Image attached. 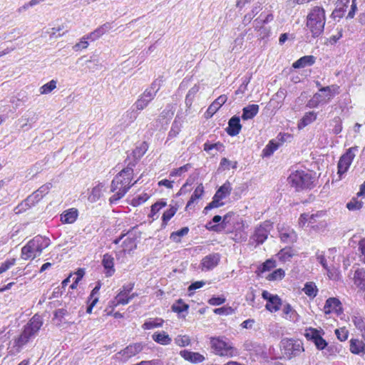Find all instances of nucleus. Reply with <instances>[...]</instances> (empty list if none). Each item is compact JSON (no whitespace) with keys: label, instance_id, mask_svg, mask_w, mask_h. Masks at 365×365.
<instances>
[{"label":"nucleus","instance_id":"f257e3e1","mask_svg":"<svg viewBox=\"0 0 365 365\" xmlns=\"http://www.w3.org/2000/svg\"><path fill=\"white\" fill-rule=\"evenodd\" d=\"M326 23L325 10L316 6L312 8L307 16L306 26L313 38L319 37L324 30Z\"/></svg>","mask_w":365,"mask_h":365},{"label":"nucleus","instance_id":"f03ea898","mask_svg":"<svg viewBox=\"0 0 365 365\" xmlns=\"http://www.w3.org/2000/svg\"><path fill=\"white\" fill-rule=\"evenodd\" d=\"M51 244L49 238L36 235L21 248V257L24 260L34 259L39 257L43 250Z\"/></svg>","mask_w":365,"mask_h":365},{"label":"nucleus","instance_id":"7ed1b4c3","mask_svg":"<svg viewBox=\"0 0 365 365\" xmlns=\"http://www.w3.org/2000/svg\"><path fill=\"white\" fill-rule=\"evenodd\" d=\"M42 325V318L41 316L35 314L24 326V330L20 336L14 340V347H17L18 351H19L31 339L36 336Z\"/></svg>","mask_w":365,"mask_h":365},{"label":"nucleus","instance_id":"20e7f679","mask_svg":"<svg viewBox=\"0 0 365 365\" xmlns=\"http://www.w3.org/2000/svg\"><path fill=\"white\" fill-rule=\"evenodd\" d=\"M42 325V318L41 316L35 314L24 326V330L20 336L14 340V347H17L18 351H19L31 339L36 336Z\"/></svg>","mask_w":365,"mask_h":365},{"label":"nucleus","instance_id":"39448f33","mask_svg":"<svg viewBox=\"0 0 365 365\" xmlns=\"http://www.w3.org/2000/svg\"><path fill=\"white\" fill-rule=\"evenodd\" d=\"M339 87L336 85L321 87L319 92L314 93L308 101L307 107L314 108L329 103L336 94L339 93Z\"/></svg>","mask_w":365,"mask_h":365},{"label":"nucleus","instance_id":"423d86ee","mask_svg":"<svg viewBox=\"0 0 365 365\" xmlns=\"http://www.w3.org/2000/svg\"><path fill=\"white\" fill-rule=\"evenodd\" d=\"M135 165V163H128L126 168L123 169L113 178L110 185L111 192H115L118 188H124L128 186H130V188L134 184L138 182V180H135L134 183L130 184Z\"/></svg>","mask_w":365,"mask_h":365},{"label":"nucleus","instance_id":"0eeeda50","mask_svg":"<svg viewBox=\"0 0 365 365\" xmlns=\"http://www.w3.org/2000/svg\"><path fill=\"white\" fill-rule=\"evenodd\" d=\"M287 180L297 191L310 188L313 183L312 174L308 171L304 170H296L292 173L288 177Z\"/></svg>","mask_w":365,"mask_h":365},{"label":"nucleus","instance_id":"6e6552de","mask_svg":"<svg viewBox=\"0 0 365 365\" xmlns=\"http://www.w3.org/2000/svg\"><path fill=\"white\" fill-rule=\"evenodd\" d=\"M281 348L285 357L289 359L297 356L304 351L303 344L300 340L283 339L281 341Z\"/></svg>","mask_w":365,"mask_h":365},{"label":"nucleus","instance_id":"1a4fd4ad","mask_svg":"<svg viewBox=\"0 0 365 365\" xmlns=\"http://www.w3.org/2000/svg\"><path fill=\"white\" fill-rule=\"evenodd\" d=\"M211 344L216 354L220 356L232 357L237 354V350L234 347L222 339H212Z\"/></svg>","mask_w":365,"mask_h":365},{"label":"nucleus","instance_id":"9d476101","mask_svg":"<svg viewBox=\"0 0 365 365\" xmlns=\"http://www.w3.org/2000/svg\"><path fill=\"white\" fill-rule=\"evenodd\" d=\"M272 227V223L269 221L264 222L255 228L254 234L250 237V241L255 242L256 245L263 244L267 239Z\"/></svg>","mask_w":365,"mask_h":365},{"label":"nucleus","instance_id":"9b49d317","mask_svg":"<svg viewBox=\"0 0 365 365\" xmlns=\"http://www.w3.org/2000/svg\"><path fill=\"white\" fill-rule=\"evenodd\" d=\"M357 147H352L349 148L346 152L342 155L338 163V174L341 176L349 170L354 157L355 151H356Z\"/></svg>","mask_w":365,"mask_h":365},{"label":"nucleus","instance_id":"f8f14e48","mask_svg":"<svg viewBox=\"0 0 365 365\" xmlns=\"http://www.w3.org/2000/svg\"><path fill=\"white\" fill-rule=\"evenodd\" d=\"M76 307H73L72 305L66 304L64 307L58 309L53 312V320L56 321V324L60 326L63 323H66L70 320L71 315H72Z\"/></svg>","mask_w":365,"mask_h":365},{"label":"nucleus","instance_id":"ddd939ff","mask_svg":"<svg viewBox=\"0 0 365 365\" xmlns=\"http://www.w3.org/2000/svg\"><path fill=\"white\" fill-rule=\"evenodd\" d=\"M262 297L267 300L265 308L270 312H276L280 309L282 299L277 295L272 294L264 290L262 293Z\"/></svg>","mask_w":365,"mask_h":365},{"label":"nucleus","instance_id":"4468645a","mask_svg":"<svg viewBox=\"0 0 365 365\" xmlns=\"http://www.w3.org/2000/svg\"><path fill=\"white\" fill-rule=\"evenodd\" d=\"M143 349V345L140 343L130 344L124 349L119 351L117 355L122 356V360L127 361L130 357L140 353Z\"/></svg>","mask_w":365,"mask_h":365},{"label":"nucleus","instance_id":"2eb2a0df","mask_svg":"<svg viewBox=\"0 0 365 365\" xmlns=\"http://www.w3.org/2000/svg\"><path fill=\"white\" fill-rule=\"evenodd\" d=\"M220 260V255L218 253H212L205 256L201 262L202 270H211L215 268Z\"/></svg>","mask_w":365,"mask_h":365},{"label":"nucleus","instance_id":"dca6fc26","mask_svg":"<svg viewBox=\"0 0 365 365\" xmlns=\"http://www.w3.org/2000/svg\"><path fill=\"white\" fill-rule=\"evenodd\" d=\"M242 125L240 124V118L239 116L234 115L228 121V126L226 132L230 136H235L240 132Z\"/></svg>","mask_w":365,"mask_h":365},{"label":"nucleus","instance_id":"f3484780","mask_svg":"<svg viewBox=\"0 0 365 365\" xmlns=\"http://www.w3.org/2000/svg\"><path fill=\"white\" fill-rule=\"evenodd\" d=\"M341 311V303L335 297H330L327 299L324 307V312L326 314L331 312L339 313Z\"/></svg>","mask_w":365,"mask_h":365},{"label":"nucleus","instance_id":"a211bd4d","mask_svg":"<svg viewBox=\"0 0 365 365\" xmlns=\"http://www.w3.org/2000/svg\"><path fill=\"white\" fill-rule=\"evenodd\" d=\"M102 265L103 266L107 277H111L115 273L114 258L109 254H105L102 259Z\"/></svg>","mask_w":365,"mask_h":365},{"label":"nucleus","instance_id":"6ab92c4d","mask_svg":"<svg viewBox=\"0 0 365 365\" xmlns=\"http://www.w3.org/2000/svg\"><path fill=\"white\" fill-rule=\"evenodd\" d=\"M279 237L283 242L293 243L297 241V235L293 229L289 227L279 230Z\"/></svg>","mask_w":365,"mask_h":365},{"label":"nucleus","instance_id":"aec40b11","mask_svg":"<svg viewBox=\"0 0 365 365\" xmlns=\"http://www.w3.org/2000/svg\"><path fill=\"white\" fill-rule=\"evenodd\" d=\"M138 117V110L135 109H130L127 110L123 115L120 121V125L123 128H128Z\"/></svg>","mask_w":365,"mask_h":365},{"label":"nucleus","instance_id":"412c9836","mask_svg":"<svg viewBox=\"0 0 365 365\" xmlns=\"http://www.w3.org/2000/svg\"><path fill=\"white\" fill-rule=\"evenodd\" d=\"M161 80L156 79L150 85V86L146 88L142 93L143 96L152 101L155 97L157 93L160 88Z\"/></svg>","mask_w":365,"mask_h":365},{"label":"nucleus","instance_id":"4be33fe9","mask_svg":"<svg viewBox=\"0 0 365 365\" xmlns=\"http://www.w3.org/2000/svg\"><path fill=\"white\" fill-rule=\"evenodd\" d=\"M78 216V211L76 208H71L63 212L61 215V221L65 224L73 223Z\"/></svg>","mask_w":365,"mask_h":365},{"label":"nucleus","instance_id":"5701e85b","mask_svg":"<svg viewBox=\"0 0 365 365\" xmlns=\"http://www.w3.org/2000/svg\"><path fill=\"white\" fill-rule=\"evenodd\" d=\"M180 355L185 360L189 361L192 363H200L205 360V357L197 352H192L187 350H183L180 351Z\"/></svg>","mask_w":365,"mask_h":365},{"label":"nucleus","instance_id":"b1692460","mask_svg":"<svg viewBox=\"0 0 365 365\" xmlns=\"http://www.w3.org/2000/svg\"><path fill=\"white\" fill-rule=\"evenodd\" d=\"M259 106L251 104L242 109V118L243 120L252 119L259 112Z\"/></svg>","mask_w":365,"mask_h":365},{"label":"nucleus","instance_id":"393cba45","mask_svg":"<svg viewBox=\"0 0 365 365\" xmlns=\"http://www.w3.org/2000/svg\"><path fill=\"white\" fill-rule=\"evenodd\" d=\"M227 96L225 95L220 96L215 99L208 107L207 113L211 116L214 115L220 108L227 101Z\"/></svg>","mask_w":365,"mask_h":365},{"label":"nucleus","instance_id":"a878e982","mask_svg":"<svg viewBox=\"0 0 365 365\" xmlns=\"http://www.w3.org/2000/svg\"><path fill=\"white\" fill-rule=\"evenodd\" d=\"M317 113L314 111L306 113L298 123V128L302 129L316 120Z\"/></svg>","mask_w":365,"mask_h":365},{"label":"nucleus","instance_id":"bb28decb","mask_svg":"<svg viewBox=\"0 0 365 365\" xmlns=\"http://www.w3.org/2000/svg\"><path fill=\"white\" fill-rule=\"evenodd\" d=\"M315 62V58L313 56H304L296 61L292 67L294 68H302L307 66H312Z\"/></svg>","mask_w":365,"mask_h":365},{"label":"nucleus","instance_id":"cd10ccee","mask_svg":"<svg viewBox=\"0 0 365 365\" xmlns=\"http://www.w3.org/2000/svg\"><path fill=\"white\" fill-rule=\"evenodd\" d=\"M152 339L157 343L162 345H168L171 343L172 339L165 331L155 332Z\"/></svg>","mask_w":365,"mask_h":365},{"label":"nucleus","instance_id":"c85d7f7f","mask_svg":"<svg viewBox=\"0 0 365 365\" xmlns=\"http://www.w3.org/2000/svg\"><path fill=\"white\" fill-rule=\"evenodd\" d=\"M262 9V4L257 2L255 4L252 6V10L245 15L243 19V23L245 24H248L251 22V21L254 19V17L258 14Z\"/></svg>","mask_w":365,"mask_h":365},{"label":"nucleus","instance_id":"c756f323","mask_svg":"<svg viewBox=\"0 0 365 365\" xmlns=\"http://www.w3.org/2000/svg\"><path fill=\"white\" fill-rule=\"evenodd\" d=\"M365 350V344L359 339H351L350 340V351L354 354H359Z\"/></svg>","mask_w":365,"mask_h":365},{"label":"nucleus","instance_id":"7c9ffc66","mask_svg":"<svg viewBox=\"0 0 365 365\" xmlns=\"http://www.w3.org/2000/svg\"><path fill=\"white\" fill-rule=\"evenodd\" d=\"M296 255V252L291 247L282 249L277 255L279 259L283 262L290 261L291 258Z\"/></svg>","mask_w":365,"mask_h":365},{"label":"nucleus","instance_id":"2f4dec72","mask_svg":"<svg viewBox=\"0 0 365 365\" xmlns=\"http://www.w3.org/2000/svg\"><path fill=\"white\" fill-rule=\"evenodd\" d=\"M232 191V186L230 182H225L215 192L217 198L225 199L226 197L230 195Z\"/></svg>","mask_w":365,"mask_h":365},{"label":"nucleus","instance_id":"473e14b6","mask_svg":"<svg viewBox=\"0 0 365 365\" xmlns=\"http://www.w3.org/2000/svg\"><path fill=\"white\" fill-rule=\"evenodd\" d=\"M351 321L356 328L361 331V336L365 340V319L360 315H354L351 317Z\"/></svg>","mask_w":365,"mask_h":365},{"label":"nucleus","instance_id":"72a5a7b5","mask_svg":"<svg viewBox=\"0 0 365 365\" xmlns=\"http://www.w3.org/2000/svg\"><path fill=\"white\" fill-rule=\"evenodd\" d=\"M354 284L361 289H365V270L357 269L354 273Z\"/></svg>","mask_w":365,"mask_h":365},{"label":"nucleus","instance_id":"f704fd0d","mask_svg":"<svg viewBox=\"0 0 365 365\" xmlns=\"http://www.w3.org/2000/svg\"><path fill=\"white\" fill-rule=\"evenodd\" d=\"M103 187V185L102 183H98L92 189L88 198L91 202H95L101 198Z\"/></svg>","mask_w":365,"mask_h":365},{"label":"nucleus","instance_id":"c9c22d12","mask_svg":"<svg viewBox=\"0 0 365 365\" xmlns=\"http://www.w3.org/2000/svg\"><path fill=\"white\" fill-rule=\"evenodd\" d=\"M163 319L160 318L149 319L142 326L143 329H152L157 327H161L163 324Z\"/></svg>","mask_w":365,"mask_h":365},{"label":"nucleus","instance_id":"e433bc0d","mask_svg":"<svg viewBox=\"0 0 365 365\" xmlns=\"http://www.w3.org/2000/svg\"><path fill=\"white\" fill-rule=\"evenodd\" d=\"M122 247L124 252H130L133 251L137 247L135 238L130 237H126L123 242Z\"/></svg>","mask_w":365,"mask_h":365},{"label":"nucleus","instance_id":"4c0bfd02","mask_svg":"<svg viewBox=\"0 0 365 365\" xmlns=\"http://www.w3.org/2000/svg\"><path fill=\"white\" fill-rule=\"evenodd\" d=\"M281 144L275 142L274 140H270L262 150L263 156L269 157L272 155Z\"/></svg>","mask_w":365,"mask_h":365},{"label":"nucleus","instance_id":"58836bf2","mask_svg":"<svg viewBox=\"0 0 365 365\" xmlns=\"http://www.w3.org/2000/svg\"><path fill=\"white\" fill-rule=\"evenodd\" d=\"M178 211V207L175 206H170V207L164 212L162 216V227H165L168 222L175 215Z\"/></svg>","mask_w":365,"mask_h":365},{"label":"nucleus","instance_id":"ea45409f","mask_svg":"<svg viewBox=\"0 0 365 365\" xmlns=\"http://www.w3.org/2000/svg\"><path fill=\"white\" fill-rule=\"evenodd\" d=\"M189 232V228L187 227H184L180 230L173 232L170 234V239L175 242H180L181 241V237L185 236Z\"/></svg>","mask_w":365,"mask_h":365},{"label":"nucleus","instance_id":"a19ab883","mask_svg":"<svg viewBox=\"0 0 365 365\" xmlns=\"http://www.w3.org/2000/svg\"><path fill=\"white\" fill-rule=\"evenodd\" d=\"M303 292L309 297H315L317 294L318 289L314 282H307L303 288Z\"/></svg>","mask_w":365,"mask_h":365},{"label":"nucleus","instance_id":"79ce46f5","mask_svg":"<svg viewBox=\"0 0 365 365\" xmlns=\"http://www.w3.org/2000/svg\"><path fill=\"white\" fill-rule=\"evenodd\" d=\"M198 91H199V86L197 85H195L193 87H192L189 90V91L185 97V104L187 108L191 107L193 100L195 97V95L197 94Z\"/></svg>","mask_w":365,"mask_h":365},{"label":"nucleus","instance_id":"37998d69","mask_svg":"<svg viewBox=\"0 0 365 365\" xmlns=\"http://www.w3.org/2000/svg\"><path fill=\"white\" fill-rule=\"evenodd\" d=\"M130 186L124 188H118L117 192L109 198L110 204H115L120 200L129 190Z\"/></svg>","mask_w":365,"mask_h":365},{"label":"nucleus","instance_id":"c03bdc74","mask_svg":"<svg viewBox=\"0 0 365 365\" xmlns=\"http://www.w3.org/2000/svg\"><path fill=\"white\" fill-rule=\"evenodd\" d=\"M204 192V187L202 184L199 185L195 190L194 192L191 195L189 201L187 202L186 207H190L196 200L201 197Z\"/></svg>","mask_w":365,"mask_h":365},{"label":"nucleus","instance_id":"a18cd8bd","mask_svg":"<svg viewBox=\"0 0 365 365\" xmlns=\"http://www.w3.org/2000/svg\"><path fill=\"white\" fill-rule=\"evenodd\" d=\"M150 102V101L141 94L135 102L133 106L138 111H140L145 108Z\"/></svg>","mask_w":365,"mask_h":365},{"label":"nucleus","instance_id":"49530a36","mask_svg":"<svg viewBox=\"0 0 365 365\" xmlns=\"http://www.w3.org/2000/svg\"><path fill=\"white\" fill-rule=\"evenodd\" d=\"M363 202L359 200V197H353L347 204L346 207L351 211L360 210L363 206Z\"/></svg>","mask_w":365,"mask_h":365},{"label":"nucleus","instance_id":"de8ad7c7","mask_svg":"<svg viewBox=\"0 0 365 365\" xmlns=\"http://www.w3.org/2000/svg\"><path fill=\"white\" fill-rule=\"evenodd\" d=\"M182 124L180 120H175L172 124L170 130L168 133L169 138H175L181 130Z\"/></svg>","mask_w":365,"mask_h":365},{"label":"nucleus","instance_id":"09e8293b","mask_svg":"<svg viewBox=\"0 0 365 365\" xmlns=\"http://www.w3.org/2000/svg\"><path fill=\"white\" fill-rule=\"evenodd\" d=\"M57 81L55 80H51L48 83L42 86L40 89L41 94H48L53 91L56 88Z\"/></svg>","mask_w":365,"mask_h":365},{"label":"nucleus","instance_id":"8fccbe9b","mask_svg":"<svg viewBox=\"0 0 365 365\" xmlns=\"http://www.w3.org/2000/svg\"><path fill=\"white\" fill-rule=\"evenodd\" d=\"M264 12H262L259 17L254 20L253 27L258 31H265L267 32V28L264 26L265 23L263 21Z\"/></svg>","mask_w":365,"mask_h":365},{"label":"nucleus","instance_id":"3c124183","mask_svg":"<svg viewBox=\"0 0 365 365\" xmlns=\"http://www.w3.org/2000/svg\"><path fill=\"white\" fill-rule=\"evenodd\" d=\"M167 205L166 202L163 200L156 202L151 206L150 214L149 217H154V216Z\"/></svg>","mask_w":365,"mask_h":365},{"label":"nucleus","instance_id":"603ef678","mask_svg":"<svg viewBox=\"0 0 365 365\" xmlns=\"http://www.w3.org/2000/svg\"><path fill=\"white\" fill-rule=\"evenodd\" d=\"M189 306L184 303L182 299H178L176 303L173 304L172 306V310L174 312L182 313L188 309Z\"/></svg>","mask_w":365,"mask_h":365},{"label":"nucleus","instance_id":"864d4df0","mask_svg":"<svg viewBox=\"0 0 365 365\" xmlns=\"http://www.w3.org/2000/svg\"><path fill=\"white\" fill-rule=\"evenodd\" d=\"M221 198H217L216 195H215L212 197V200L211 202H210L205 208H204V212L207 213V212L210 210H212V208L219 207L221 206H223L225 205L224 202H221Z\"/></svg>","mask_w":365,"mask_h":365},{"label":"nucleus","instance_id":"5fc2aeb1","mask_svg":"<svg viewBox=\"0 0 365 365\" xmlns=\"http://www.w3.org/2000/svg\"><path fill=\"white\" fill-rule=\"evenodd\" d=\"M128 294H127L124 291H120V292L117 294L115 298V306L119 304H127L129 303Z\"/></svg>","mask_w":365,"mask_h":365},{"label":"nucleus","instance_id":"6e6d98bb","mask_svg":"<svg viewBox=\"0 0 365 365\" xmlns=\"http://www.w3.org/2000/svg\"><path fill=\"white\" fill-rule=\"evenodd\" d=\"M276 267V262L272 259H267L258 268L259 272L263 273L269 271L271 269Z\"/></svg>","mask_w":365,"mask_h":365},{"label":"nucleus","instance_id":"4d7b16f0","mask_svg":"<svg viewBox=\"0 0 365 365\" xmlns=\"http://www.w3.org/2000/svg\"><path fill=\"white\" fill-rule=\"evenodd\" d=\"M321 336L319 331L314 328H309L306 330L305 336L307 339L312 340L314 342L317 340V338H319Z\"/></svg>","mask_w":365,"mask_h":365},{"label":"nucleus","instance_id":"13d9d810","mask_svg":"<svg viewBox=\"0 0 365 365\" xmlns=\"http://www.w3.org/2000/svg\"><path fill=\"white\" fill-rule=\"evenodd\" d=\"M41 198L39 196L38 192L36 190L32 195H29L26 200L24 201V204L31 207L34 205L36 202H38Z\"/></svg>","mask_w":365,"mask_h":365},{"label":"nucleus","instance_id":"bf43d9fd","mask_svg":"<svg viewBox=\"0 0 365 365\" xmlns=\"http://www.w3.org/2000/svg\"><path fill=\"white\" fill-rule=\"evenodd\" d=\"M324 354L328 356H336L338 353H339L341 348L337 345L331 344L328 346L324 349Z\"/></svg>","mask_w":365,"mask_h":365},{"label":"nucleus","instance_id":"052dcab7","mask_svg":"<svg viewBox=\"0 0 365 365\" xmlns=\"http://www.w3.org/2000/svg\"><path fill=\"white\" fill-rule=\"evenodd\" d=\"M214 313L219 315H231L235 313V309L231 307H222L215 309Z\"/></svg>","mask_w":365,"mask_h":365},{"label":"nucleus","instance_id":"680f3d73","mask_svg":"<svg viewBox=\"0 0 365 365\" xmlns=\"http://www.w3.org/2000/svg\"><path fill=\"white\" fill-rule=\"evenodd\" d=\"M223 148V145L220 142L210 143L209 141H207L204 144V150L206 152H210L213 149H215L216 150H221Z\"/></svg>","mask_w":365,"mask_h":365},{"label":"nucleus","instance_id":"e2e57ef3","mask_svg":"<svg viewBox=\"0 0 365 365\" xmlns=\"http://www.w3.org/2000/svg\"><path fill=\"white\" fill-rule=\"evenodd\" d=\"M175 342L178 346L184 347L190 344V339L187 336L179 335L175 339Z\"/></svg>","mask_w":365,"mask_h":365},{"label":"nucleus","instance_id":"0e129e2a","mask_svg":"<svg viewBox=\"0 0 365 365\" xmlns=\"http://www.w3.org/2000/svg\"><path fill=\"white\" fill-rule=\"evenodd\" d=\"M148 146L145 143H143L140 147L136 148L133 151V157L136 159L141 158L146 152Z\"/></svg>","mask_w":365,"mask_h":365},{"label":"nucleus","instance_id":"69168bd1","mask_svg":"<svg viewBox=\"0 0 365 365\" xmlns=\"http://www.w3.org/2000/svg\"><path fill=\"white\" fill-rule=\"evenodd\" d=\"M15 263L16 259L14 258L7 259L1 263L0 266V274L9 269L12 266L15 264Z\"/></svg>","mask_w":365,"mask_h":365},{"label":"nucleus","instance_id":"338daca9","mask_svg":"<svg viewBox=\"0 0 365 365\" xmlns=\"http://www.w3.org/2000/svg\"><path fill=\"white\" fill-rule=\"evenodd\" d=\"M111 28H112L111 23L106 22L104 24L99 26L98 28H97L94 31L96 33V34H98V36L99 37H101L104 34H106L107 31H108L110 29H111Z\"/></svg>","mask_w":365,"mask_h":365},{"label":"nucleus","instance_id":"774afa93","mask_svg":"<svg viewBox=\"0 0 365 365\" xmlns=\"http://www.w3.org/2000/svg\"><path fill=\"white\" fill-rule=\"evenodd\" d=\"M284 277V271L282 269H277L271 273L267 279L269 280L282 279Z\"/></svg>","mask_w":365,"mask_h":365}]
</instances>
